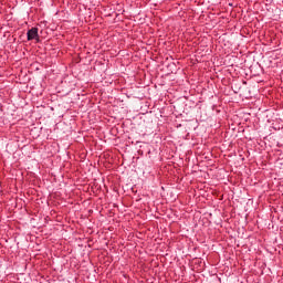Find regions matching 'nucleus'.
<instances>
[{
    "mask_svg": "<svg viewBox=\"0 0 283 283\" xmlns=\"http://www.w3.org/2000/svg\"><path fill=\"white\" fill-rule=\"evenodd\" d=\"M28 41H34V39H39V28L33 27L27 33Z\"/></svg>",
    "mask_w": 283,
    "mask_h": 283,
    "instance_id": "nucleus-1",
    "label": "nucleus"
}]
</instances>
